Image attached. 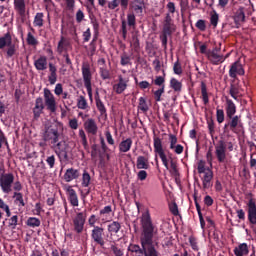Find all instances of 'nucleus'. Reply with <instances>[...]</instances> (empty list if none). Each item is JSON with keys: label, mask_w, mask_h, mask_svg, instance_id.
<instances>
[{"label": "nucleus", "mask_w": 256, "mask_h": 256, "mask_svg": "<svg viewBox=\"0 0 256 256\" xmlns=\"http://www.w3.org/2000/svg\"><path fill=\"white\" fill-rule=\"evenodd\" d=\"M87 221V210L76 212V216L72 220L73 232L81 235L85 229Z\"/></svg>", "instance_id": "obj_7"}, {"label": "nucleus", "mask_w": 256, "mask_h": 256, "mask_svg": "<svg viewBox=\"0 0 256 256\" xmlns=\"http://www.w3.org/2000/svg\"><path fill=\"white\" fill-rule=\"evenodd\" d=\"M237 75H245V69L239 61L232 63L229 69V77H231V79H237Z\"/></svg>", "instance_id": "obj_14"}, {"label": "nucleus", "mask_w": 256, "mask_h": 256, "mask_svg": "<svg viewBox=\"0 0 256 256\" xmlns=\"http://www.w3.org/2000/svg\"><path fill=\"white\" fill-rule=\"evenodd\" d=\"M55 161V155H50L46 158V163L50 169H53L55 167Z\"/></svg>", "instance_id": "obj_63"}, {"label": "nucleus", "mask_w": 256, "mask_h": 256, "mask_svg": "<svg viewBox=\"0 0 256 256\" xmlns=\"http://www.w3.org/2000/svg\"><path fill=\"white\" fill-rule=\"evenodd\" d=\"M173 72L175 75H183V67L181 66L179 59H177L173 65Z\"/></svg>", "instance_id": "obj_47"}, {"label": "nucleus", "mask_w": 256, "mask_h": 256, "mask_svg": "<svg viewBox=\"0 0 256 256\" xmlns=\"http://www.w3.org/2000/svg\"><path fill=\"white\" fill-rule=\"evenodd\" d=\"M43 109H45V104L43 103V99L41 97L36 98L35 106L33 108V115L35 119H39L43 113Z\"/></svg>", "instance_id": "obj_20"}, {"label": "nucleus", "mask_w": 256, "mask_h": 256, "mask_svg": "<svg viewBox=\"0 0 256 256\" xmlns=\"http://www.w3.org/2000/svg\"><path fill=\"white\" fill-rule=\"evenodd\" d=\"M90 237L96 245H99L101 249H105V228L94 226L91 230Z\"/></svg>", "instance_id": "obj_9"}, {"label": "nucleus", "mask_w": 256, "mask_h": 256, "mask_svg": "<svg viewBox=\"0 0 256 256\" xmlns=\"http://www.w3.org/2000/svg\"><path fill=\"white\" fill-rule=\"evenodd\" d=\"M154 152L159 155L164 167L169 169V160H167V155L165 154V150H163V142L159 137H154Z\"/></svg>", "instance_id": "obj_10"}, {"label": "nucleus", "mask_w": 256, "mask_h": 256, "mask_svg": "<svg viewBox=\"0 0 256 256\" xmlns=\"http://www.w3.org/2000/svg\"><path fill=\"white\" fill-rule=\"evenodd\" d=\"M137 169H149V159L145 156H138L136 161Z\"/></svg>", "instance_id": "obj_35"}, {"label": "nucleus", "mask_w": 256, "mask_h": 256, "mask_svg": "<svg viewBox=\"0 0 256 256\" xmlns=\"http://www.w3.org/2000/svg\"><path fill=\"white\" fill-rule=\"evenodd\" d=\"M14 9L20 17H25V13L27 11V4H25V0H14Z\"/></svg>", "instance_id": "obj_24"}, {"label": "nucleus", "mask_w": 256, "mask_h": 256, "mask_svg": "<svg viewBox=\"0 0 256 256\" xmlns=\"http://www.w3.org/2000/svg\"><path fill=\"white\" fill-rule=\"evenodd\" d=\"M235 113H237V106L233 102V100L226 97V116L228 119H233L235 117Z\"/></svg>", "instance_id": "obj_23"}, {"label": "nucleus", "mask_w": 256, "mask_h": 256, "mask_svg": "<svg viewBox=\"0 0 256 256\" xmlns=\"http://www.w3.org/2000/svg\"><path fill=\"white\" fill-rule=\"evenodd\" d=\"M176 30L175 23H173V18L171 17V14L166 13L164 22H163V30L162 35L160 36L162 47L164 49H167V37H171L173 35L174 31Z\"/></svg>", "instance_id": "obj_3"}, {"label": "nucleus", "mask_w": 256, "mask_h": 256, "mask_svg": "<svg viewBox=\"0 0 256 256\" xmlns=\"http://www.w3.org/2000/svg\"><path fill=\"white\" fill-rule=\"evenodd\" d=\"M189 9V0H180V11L185 13Z\"/></svg>", "instance_id": "obj_64"}, {"label": "nucleus", "mask_w": 256, "mask_h": 256, "mask_svg": "<svg viewBox=\"0 0 256 256\" xmlns=\"http://www.w3.org/2000/svg\"><path fill=\"white\" fill-rule=\"evenodd\" d=\"M49 63L47 62V56H40L34 61V67L37 71H45Z\"/></svg>", "instance_id": "obj_26"}, {"label": "nucleus", "mask_w": 256, "mask_h": 256, "mask_svg": "<svg viewBox=\"0 0 256 256\" xmlns=\"http://www.w3.org/2000/svg\"><path fill=\"white\" fill-rule=\"evenodd\" d=\"M79 179V170L75 168H68L64 174V181L71 183V181Z\"/></svg>", "instance_id": "obj_27"}, {"label": "nucleus", "mask_w": 256, "mask_h": 256, "mask_svg": "<svg viewBox=\"0 0 256 256\" xmlns=\"http://www.w3.org/2000/svg\"><path fill=\"white\" fill-rule=\"evenodd\" d=\"M234 255L236 256H247L249 255V245L242 243L238 247L234 248Z\"/></svg>", "instance_id": "obj_33"}, {"label": "nucleus", "mask_w": 256, "mask_h": 256, "mask_svg": "<svg viewBox=\"0 0 256 256\" xmlns=\"http://www.w3.org/2000/svg\"><path fill=\"white\" fill-rule=\"evenodd\" d=\"M99 73H100V77H101V79H103V81H107V79H111V72H109L107 67H100Z\"/></svg>", "instance_id": "obj_46"}, {"label": "nucleus", "mask_w": 256, "mask_h": 256, "mask_svg": "<svg viewBox=\"0 0 256 256\" xmlns=\"http://www.w3.org/2000/svg\"><path fill=\"white\" fill-rule=\"evenodd\" d=\"M142 232L140 235V245L129 244L127 251L131 256H161L159 253V242H154L153 238L159 233V228L153 224L151 213L146 210L140 219Z\"/></svg>", "instance_id": "obj_1"}, {"label": "nucleus", "mask_w": 256, "mask_h": 256, "mask_svg": "<svg viewBox=\"0 0 256 256\" xmlns=\"http://www.w3.org/2000/svg\"><path fill=\"white\" fill-rule=\"evenodd\" d=\"M201 95L204 105L209 104V93L207 92V84L204 81L201 82Z\"/></svg>", "instance_id": "obj_37"}, {"label": "nucleus", "mask_w": 256, "mask_h": 256, "mask_svg": "<svg viewBox=\"0 0 256 256\" xmlns=\"http://www.w3.org/2000/svg\"><path fill=\"white\" fill-rule=\"evenodd\" d=\"M119 5L121 9L125 11L127 7H129V0H112L108 2V9H110L111 11H115V9L119 7Z\"/></svg>", "instance_id": "obj_21"}, {"label": "nucleus", "mask_w": 256, "mask_h": 256, "mask_svg": "<svg viewBox=\"0 0 256 256\" xmlns=\"http://www.w3.org/2000/svg\"><path fill=\"white\" fill-rule=\"evenodd\" d=\"M197 171L201 175L202 173L206 174L207 168H205V161L199 160L197 163Z\"/></svg>", "instance_id": "obj_55"}, {"label": "nucleus", "mask_w": 256, "mask_h": 256, "mask_svg": "<svg viewBox=\"0 0 256 256\" xmlns=\"http://www.w3.org/2000/svg\"><path fill=\"white\" fill-rule=\"evenodd\" d=\"M206 57L208 61L212 63V65H221V63H225V58H223V55L211 52V50H208V56Z\"/></svg>", "instance_id": "obj_22"}, {"label": "nucleus", "mask_w": 256, "mask_h": 256, "mask_svg": "<svg viewBox=\"0 0 256 256\" xmlns=\"http://www.w3.org/2000/svg\"><path fill=\"white\" fill-rule=\"evenodd\" d=\"M82 77L89 99L90 101H93V88L91 87V79H93V74L91 73V65H89V63L82 65Z\"/></svg>", "instance_id": "obj_6"}, {"label": "nucleus", "mask_w": 256, "mask_h": 256, "mask_svg": "<svg viewBox=\"0 0 256 256\" xmlns=\"http://www.w3.org/2000/svg\"><path fill=\"white\" fill-rule=\"evenodd\" d=\"M170 87L175 91V93H181L183 89V83L181 81L177 80L176 78L170 79Z\"/></svg>", "instance_id": "obj_36"}, {"label": "nucleus", "mask_w": 256, "mask_h": 256, "mask_svg": "<svg viewBox=\"0 0 256 256\" xmlns=\"http://www.w3.org/2000/svg\"><path fill=\"white\" fill-rule=\"evenodd\" d=\"M234 23L236 25H239L241 23L245 22V8L240 7L239 9L236 10L233 16Z\"/></svg>", "instance_id": "obj_32"}, {"label": "nucleus", "mask_w": 256, "mask_h": 256, "mask_svg": "<svg viewBox=\"0 0 256 256\" xmlns=\"http://www.w3.org/2000/svg\"><path fill=\"white\" fill-rule=\"evenodd\" d=\"M43 17H45V14H43L42 12L36 13L33 21L34 27H43V23H44Z\"/></svg>", "instance_id": "obj_38"}, {"label": "nucleus", "mask_w": 256, "mask_h": 256, "mask_svg": "<svg viewBox=\"0 0 256 256\" xmlns=\"http://www.w3.org/2000/svg\"><path fill=\"white\" fill-rule=\"evenodd\" d=\"M43 141L50 145L51 149L57 154L59 159H64V161L69 159V155L67 154V149H69L67 148V142L59 138V129L57 128V124L45 127Z\"/></svg>", "instance_id": "obj_2"}, {"label": "nucleus", "mask_w": 256, "mask_h": 256, "mask_svg": "<svg viewBox=\"0 0 256 256\" xmlns=\"http://www.w3.org/2000/svg\"><path fill=\"white\" fill-rule=\"evenodd\" d=\"M131 147H133V139L127 138L120 142L119 151L120 153H129V151H131Z\"/></svg>", "instance_id": "obj_30"}, {"label": "nucleus", "mask_w": 256, "mask_h": 256, "mask_svg": "<svg viewBox=\"0 0 256 256\" xmlns=\"http://www.w3.org/2000/svg\"><path fill=\"white\" fill-rule=\"evenodd\" d=\"M5 47H8L6 50V57L11 59V57L17 53V46L13 44V37L11 36V32H7L2 37H0V49H5Z\"/></svg>", "instance_id": "obj_5"}, {"label": "nucleus", "mask_w": 256, "mask_h": 256, "mask_svg": "<svg viewBox=\"0 0 256 256\" xmlns=\"http://www.w3.org/2000/svg\"><path fill=\"white\" fill-rule=\"evenodd\" d=\"M250 198L247 205V217H248V225L250 229H252V232L254 235H256V199L253 198V194H249Z\"/></svg>", "instance_id": "obj_4"}, {"label": "nucleus", "mask_w": 256, "mask_h": 256, "mask_svg": "<svg viewBox=\"0 0 256 256\" xmlns=\"http://www.w3.org/2000/svg\"><path fill=\"white\" fill-rule=\"evenodd\" d=\"M166 9L168 10L169 15H173L175 11H177L175 7V2H168L166 5Z\"/></svg>", "instance_id": "obj_62"}, {"label": "nucleus", "mask_w": 256, "mask_h": 256, "mask_svg": "<svg viewBox=\"0 0 256 256\" xmlns=\"http://www.w3.org/2000/svg\"><path fill=\"white\" fill-rule=\"evenodd\" d=\"M107 231L111 235H117V233L121 231V223L118 221H113L112 223L107 225Z\"/></svg>", "instance_id": "obj_34"}, {"label": "nucleus", "mask_w": 256, "mask_h": 256, "mask_svg": "<svg viewBox=\"0 0 256 256\" xmlns=\"http://www.w3.org/2000/svg\"><path fill=\"white\" fill-rule=\"evenodd\" d=\"M201 181L204 190L211 189V187H213V183L211 182L213 181V170L207 169Z\"/></svg>", "instance_id": "obj_19"}, {"label": "nucleus", "mask_w": 256, "mask_h": 256, "mask_svg": "<svg viewBox=\"0 0 256 256\" xmlns=\"http://www.w3.org/2000/svg\"><path fill=\"white\" fill-rule=\"evenodd\" d=\"M26 225H28V227H41V220H39V218H35V217H29L27 219Z\"/></svg>", "instance_id": "obj_45"}, {"label": "nucleus", "mask_w": 256, "mask_h": 256, "mask_svg": "<svg viewBox=\"0 0 256 256\" xmlns=\"http://www.w3.org/2000/svg\"><path fill=\"white\" fill-rule=\"evenodd\" d=\"M207 125H208V131L211 137H213V135H215V122L213 121V118H210L207 120Z\"/></svg>", "instance_id": "obj_54"}, {"label": "nucleus", "mask_w": 256, "mask_h": 256, "mask_svg": "<svg viewBox=\"0 0 256 256\" xmlns=\"http://www.w3.org/2000/svg\"><path fill=\"white\" fill-rule=\"evenodd\" d=\"M26 42H27V45H31V47H37V45H39V41L37 40V38H35V36L31 32L27 33Z\"/></svg>", "instance_id": "obj_41"}, {"label": "nucleus", "mask_w": 256, "mask_h": 256, "mask_svg": "<svg viewBox=\"0 0 256 256\" xmlns=\"http://www.w3.org/2000/svg\"><path fill=\"white\" fill-rule=\"evenodd\" d=\"M138 110L142 113H147L149 111V105H147V100L143 97L139 98Z\"/></svg>", "instance_id": "obj_42"}, {"label": "nucleus", "mask_w": 256, "mask_h": 256, "mask_svg": "<svg viewBox=\"0 0 256 256\" xmlns=\"http://www.w3.org/2000/svg\"><path fill=\"white\" fill-rule=\"evenodd\" d=\"M77 107L78 109H82L83 111L89 108V104L87 103V99H85V96H79L77 100Z\"/></svg>", "instance_id": "obj_43"}, {"label": "nucleus", "mask_w": 256, "mask_h": 256, "mask_svg": "<svg viewBox=\"0 0 256 256\" xmlns=\"http://www.w3.org/2000/svg\"><path fill=\"white\" fill-rule=\"evenodd\" d=\"M13 183H15V175L13 173H4L0 175V187L2 193L9 195L13 191Z\"/></svg>", "instance_id": "obj_8"}, {"label": "nucleus", "mask_w": 256, "mask_h": 256, "mask_svg": "<svg viewBox=\"0 0 256 256\" xmlns=\"http://www.w3.org/2000/svg\"><path fill=\"white\" fill-rule=\"evenodd\" d=\"M216 119L218 123H223V121H225V111H223V109L216 110Z\"/></svg>", "instance_id": "obj_56"}, {"label": "nucleus", "mask_w": 256, "mask_h": 256, "mask_svg": "<svg viewBox=\"0 0 256 256\" xmlns=\"http://www.w3.org/2000/svg\"><path fill=\"white\" fill-rule=\"evenodd\" d=\"M193 199H194L195 207L198 213L200 225L202 229H205V219L203 218V213L201 212V205H199V198L197 197V191L194 192Z\"/></svg>", "instance_id": "obj_28"}, {"label": "nucleus", "mask_w": 256, "mask_h": 256, "mask_svg": "<svg viewBox=\"0 0 256 256\" xmlns=\"http://www.w3.org/2000/svg\"><path fill=\"white\" fill-rule=\"evenodd\" d=\"M48 67L50 71V74L48 76V81L50 85H55V83H57V66H55V64L50 62L48 64Z\"/></svg>", "instance_id": "obj_31"}, {"label": "nucleus", "mask_w": 256, "mask_h": 256, "mask_svg": "<svg viewBox=\"0 0 256 256\" xmlns=\"http://www.w3.org/2000/svg\"><path fill=\"white\" fill-rule=\"evenodd\" d=\"M68 193V201L72 205V207H79V196H77V192L75 189L68 187L67 188Z\"/></svg>", "instance_id": "obj_25"}, {"label": "nucleus", "mask_w": 256, "mask_h": 256, "mask_svg": "<svg viewBox=\"0 0 256 256\" xmlns=\"http://www.w3.org/2000/svg\"><path fill=\"white\" fill-rule=\"evenodd\" d=\"M99 219L102 221V223H109V221L113 219V207L108 205L100 209Z\"/></svg>", "instance_id": "obj_16"}, {"label": "nucleus", "mask_w": 256, "mask_h": 256, "mask_svg": "<svg viewBox=\"0 0 256 256\" xmlns=\"http://www.w3.org/2000/svg\"><path fill=\"white\" fill-rule=\"evenodd\" d=\"M95 101H96V107L101 117H107V108L105 107V104L101 100V97L99 96V92H96L95 94Z\"/></svg>", "instance_id": "obj_29"}, {"label": "nucleus", "mask_w": 256, "mask_h": 256, "mask_svg": "<svg viewBox=\"0 0 256 256\" xmlns=\"http://www.w3.org/2000/svg\"><path fill=\"white\" fill-rule=\"evenodd\" d=\"M44 101L48 111L51 113H55L57 111V102H55V96L53 93H51V90L47 88L44 89Z\"/></svg>", "instance_id": "obj_12"}, {"label": "nucleus", "mask_w": 256, "mask_h": 256, "mask_svg": "<svg viewBox=\"0 0 256 256\" xmlns=\"http://www.w3.org/2000/svg\"><path fill=\"white\" fill-rule=\"evenodd\" d=\"M229 94L235 99V101H237L239 98V86L237 84H231Z\"/></svg>", "instance_id": "obj_44"}, {"label": "nucleus", "mask_w": 256, "mask_h": 256, "mask_svg": "<svg viewBox=\"0 0 256 256\" xmlns=\"http://www.w3.org/2000/svg\"><path fill=\"white\" fill-rule=\"evenodd\" d=\"M134 81L136 85H138L139 89L145 90L151 87V84L147 80L139 82L137 78H134Z\"/></svg>", "instance_id": "obj_48"}, {"label": "nucleus", "mask_w": 256, "mask_h": 256, "mask_svg": "<svg viewBox=\"0 0 256 256\" xmlns=\"http://www.w3.org/2000/svg\"><path fill=\"white\" fill-rule=\"evenodd\" d=\"M129 83V79L123 78V76H118V83L113 85V91L116 93V95H121L124 91L127 90Z\"/></svg>", "instance_id": "obj_15"}, {"label": "nucleus", "mask_w": 256, "mask_h": 256, "mask_svg": "<svg viewBox=\"0 0 256 256\" xmlns=\"http://www.w3.org/2000/svg\"><path fill=\"white\" fill-rule=\"evenodd\" d=\"M154 85H157L158 87H165V77L163 76H156L154 80Z\"/></svg>", "instance_id": "obj_58"}, {"label": "nucleus", "mask_w": 256, "mask_h": 256, "mask_svg": "<svg viewBox=\"0 0 256 256\" xmlns=\"http://www.w3.org/2000/svg\"><path fill=\"white\" fill-rule=\"evenodd\" d=\"M84 129L89 135H97V131H99L97 122L93 118H89L84 122Z\"/></svg>", "instance_id": "obj_18"}, {"label": "nucleus", "mask_w": 256, "mask_h": 256, "mask_svg": "<svg viewBox=\"0 0 256 256\" xmlns=\"http://www.w3.org/2000/svg\"><path fill=\"white\" fill-rule=\"evenodd\" d=\"M165 93V86H162L154 92V99L157 103L161 101V96Z\"/></svg>", "instance_id": "obj_49"}, {"label": "nucleus", "mask_w": 256, "mask_h": 256, "mask_svg": "<svg viewBox=\"0 0 256 256\" xmlns=\"http://www.w3.org/2000/svg\"><path fill=\"white\" fill-rule=\"evenodd\" d=\"M195 27L198 28L199 31H207V22L203 19H200L196 22Z\"/></svg>", "instance_id": "obj_50"}, {"label": "nucleus", "mask_w": 256, "mask_h": 256, "mask_svg": "<svg viewBox=\"0 0 256 256\" xmlns=\"http://www.w3.org/2000/svg\"><path fill=\"white\" fill-rule=\"evenodd\" d=\"M229 122L224 125V129L230 128V131H233L235 133V129H241L243 128V122L241 121V117L238 115L234 116L233 118H229Z\"/></svg>", "instance_id": "obj_17"}, {"label": "nucleus", "mask_w": 256, "mask_h": 256, "mask_svg": "<svg viewBox=\"0 0 256 256\" xmlns=\"http://www.w3.org/2000/svg\"><path fill=\"white\" fill-rule=\"evenodd\" d=\"M82 187H89L91 185V175L87 170H84L82 174V182H81Z\"/></svg>", "instance_id": "obj_40"}, {"label": "nucleus", "mask_w": 256, "mask_h": 256, "mask_svg": "<svg viewBox=\"0 0 256 256\" xmlns=\"http://www.w3.org/2000/svg\"><path fill=\"white\" fill-rule=\"evenodd\" d=\"M127 23H128L129 27H135V25H136L135 14L130 13L127 15Z\"/></svg>", "instance_id": "obj_57"}, {"label": "nucleus", "mask_w": 256, "mask_h": 256, "mask_svg": "<svg viewBox=\"0 0 256 256\" xmlns=\"http://www.w3.org/2000/svg\"><path fill=\"white\" fill-rule=\"evenodd\" d=\"M65 37H61L60 41L58 42V46H57V51L59 53V55H61V53H63L64 49H65Z\"/></svg>", "instance_id": "obj_59"}, {"label": "nucleus", "mask_w": 256, "mask_h": 256, "mask_svg": "<svg viewBox=\"0 0 256 256\" xmlns=\"http://www.w3.org/2000/svg\"><path fill=\"white\" fill-rule=\"evenodd\" d=\"M143 5L144 4H132L131 7L135 13L138 15H143Z\"/></svg>", "instance_id": "obj_61"}, {"label": "nucleus", "mask_w": 256, "mask_h": 256, "mask_svg": "<svg viewBox=\"0 0 256 256\" xmlns=\"http://www.w3.org/2000/svg\"><path fill=\"white\" fill-rule=\"evenodd\" d=\"M12 198L15 199V203H19L18 206L25 207V200L23 199V193L14 192Z\"/></svg>", "instance_id": "obj_39"}, {"label": "nucleus", "mask_w": 256, "mask_h": 256, "mask_svg": "<svg viewBox=\"0 0 256 256\" xmlns=\"http://www.w3.org/2000/svg\"><path fill=\"white\" fill-rule=\"evenodd\" d=\"M210 23L214 27H217V25L219 23V14L215 10H213V14L210 17Z\"/></svg>", "instance_id": "obj_51"}, {"label": "nucleus", "mask_w": 256, "mask_h": 256, "mask_svg": "<svg viewBox=\"0 0 256 256\" xmlns=\"http://www.w3.org/2000/svg\"><path fill=\"white\" fill-rule=\"evenodd\" d=\"M103 251L109 256H123L125 255V251L123 248L119 247V244L115 243V241L110 242V247L104 246L102 248Z\"/></svg>", "instance_id": "obj_13"}, {"label": "nucleus", "mask_w": 256, "mask_h": 256, "mask_svg": "<svg viewBox=\"0 0 256 256\" xmlns=\"http://www.w3.org/2000/svg\"><path fill=\"white\" fill-rule=\"evenodd\" d=\"M121 33H122V39L124 41H127V22L125 20L122 21Z\"/></svg>", "instance_id": "obj_60"}, {"label": "nucleus", "mask_w": 256, "mask_h": 256, "mask_svg": "<svg viewBox=\"0 0 256 256\" xmlns=\"http://www.w3.org/2000/svg\"><path fill=\"white\" fill-rule=\"evenodd\" d=\"M170 173L174 177H179V169H177V163H175L173 160L170 162Z\"/></svg>", "instance_id": "obj_53"}, {"label": "nucleus", "mask_w": 256, "mask_h": 256, "mask_svg": "<svg viewBox=\"0 0 256 256\" xmlns=\"http://www.w3.org/2000/svg\"><path fill=\"white\" fill-rule=\"evenodd\" d=\"M215 155L218 163H225V159H227V144H225V141L219 140L215 145Z\"/></svg>", "instance_id": "obj_11"}, {"label": "nucleus", "mask_w": 256, "mask_h": 256, "mask_svg": "<svg viewBox=\"0 0 256 256\" xmlns=\"http://www.w3.org/2000/svg\"><path fill=\"white\" fill-rule=\"evenodd\" d=\"M0 209L5 211L6 217H11V209H9V205H7L5 201H3L1 198H0Z\"/></svg>", "instance_id": "obj_52"}]
</instances>
